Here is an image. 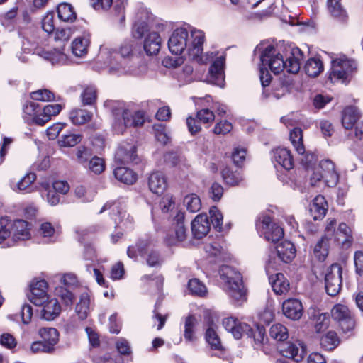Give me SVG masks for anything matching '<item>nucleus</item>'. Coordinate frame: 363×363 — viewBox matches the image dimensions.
I'll use <instances>...</instances> for the list:
<instances>
[{
    "mask_svg": "<svg viewBox=\"0 0 363 363\" xmlns=\"http://www.w3.org/2000/svg\"><path fill=\"white\" fill-rule=\"evenodd\" d=\"M205 40L204 33L201 30L191 28L188 30L185 28H178L171 35L168 47L172 54L181 55L184 52L190 57L196 60L199 63L206 64L213 57L208 53L203 55V45Z\"/></svg>",
    "mask_w": 363,
    "mask_h": 363,
    "instance_id": "nucleus-1",
    "label": "nucleus"
},
{
    "mask_svg": "<svg viewBox=\"0 0 363 363\" xmlns=\"http://www.w3.org/2000/svg\"><path fill=\"white\" fill-rule=\"evenodd\" d=\"M302 60L303 52L293 45L279 48L272 45L267 46L260 57L262 66H267L275 74L281 73L284 69L289 73H298Z\"/></svg>",
    "mask_w": 363,
    "mask_h": 363,
    "instance_id": "nucleus-2",
    "label": "nucleus"
},
{
    "mask_svg": "<svg viewBox=\"0 0 363 363\" xmlns=\"http://www.w3.org/2000/svg\"><path fill=\"white\" fill-rule=\"evenodd\" d=\"M133 46L131 41H124L121 44L118 51H110L107 48L101 50V57L106 59L107 69L110 74L140 75L146 72L145 65L138 67L133 65Z\"/></svg>",
    "mask_w": 363,
    "mask_h": 363,
    "instance_id": "nucleus-3",
    "label": "nucleus"
},
{
    "mask_svg": "<svg viewBox=\"0 0 363 363\" xmlns=\"http://www.w3.org/2000/svg\"><path fill=\"white\" fill-rule=\"evenodd\" d=\"M357 72V62L344 55L331 57V67L328 79L332 83L347 84Z\"/></svg>",
    "mask_w": 363,
    "mask_h": 363,
    "instance_id": "nucleus-4",
    "label": "nucleus"
},
{
    "mask_svg": "<svg viewBox=\"0 0 363 363\" xmlns=\"http://www.w3.org/2000/svg\"><path fill=\"white\" fill-rule=\"evenodd\" d=\"M219 272L227 294L236 301L245 300L246 291L240 273L228 265L222 266Z\"/></svg>",
    "mask_w": 363,
    "mask_h": 363,
    "instance_id": "nucleus-5",
    "label": "nucleus"
},
{
    "mask_svg": "<svg viewBox=\"0 0 363 363\" xmlns=\"http://www.w3.org/2000/svg\"><path fill=\"white\" fill-rule=\"evenodd\" d=\"M322 179L329 187L335 186L339 181V175L330 160H323L320 162L318 167L315 168L311 176L310 184L315 186Z\"/></svg>",
    "mask_w": 363,
    "mask_h": 363,
    "instance_id": "nucleus-6",
    "label": "nucleus"
},
{
    "mask_svg": "<svg viewBox=\"0 0 363 363\" xmlns=\"http://www.w3.org/2000/svg\"><path fill=\"white\" fill-rule=\"evenodd\" d=\"M256 227L260 235L269 242H278L284 236L283 228L273 223L268 216H260L257 221Z\"/></svg>",
    "mask_w": 363,
    "mask_h": 363,
    "instance_id": "nucleus-7",
    "label": "nucleus"
},
{
    "mask_svg": "<svg viewBox=\"0 0 363 363\" xmlns=\"http://www.w3.org/2000/svg\"><path fill=\"white\" fill-rule=\"evenodd\" d=\"M342 269L339 264H333L329 267L325 275V290L328 295H337L341 289Z\"/></svg>",
    "mask_w": 363,
    "mask_h": 363,
    "instance_id": "nucleus-8",
    "label": "nucleus"
},
{
    "mask_svg": "<svg viewBox=\"0 0 363 363\" xmlns=\"http://www.w3.org/2000/svg\"><path fill=\"white\" fill-rule=\"evenodd\" d=\"M172 230L166 238V242L169 245H174L177 242H182L186 237V229L184 225V213L179 211L174 218Z\"/></svg>",
    "mask_w": 363,
    "mask_h": 363,
    "instance_id": "nucleus-9",
    "label": "nucleus"
},
{
    "mask_svg": "<svg viewBox=\"0 0 363 363\" xmlns=\"http://www.w3.org/2000/svg\"><path fill=\"white\" fill-rule=\"evenodd\" d=\"M331 315L339 323L343 332H349L354 328V320L347 306L342 304L335 305L331 311Z\"/></svg>",
    "mask_w": 363,
    "mask_h": 363,
    "instance_id": "nucleus-10",
    "label": "nucleus"
},
{
    "mask_svg": "<svg viewBox=\"0 0 363 363\" xmlns=\"http://www.w3.org/2000/svg\"><path fill=\"white\" fill-rule=\"evenodd\" d=\"M106 210H111V213L114 219L115 222L120 225L121 228L126 229L131 228L134 219L132 216L125 210L120 209L119 206L116 203H106L102 207L99 213L104 212Z\"/></svg>",
    "mask_w": 363,
    "mask_h": 363,
    "instance_id": "nucleus-11",
    "label": "nucleus"
},
{
    "mask_svg": "<svg viewBox=\"0 0 363 363\" xmlns=\"http://www.w3.org/2000/svg\"><path fill=\"white\" fill-rule=\"evenodd\" d=\"M113 115L114 116L113 128L117 134H123L128 127L131 126L129 121L131 112L121 104H118V106L113 107Z\"/></svg>",
    "mask_w": 363,
    "mask_h": 363,
    "instance_id": "nucleus-12",
    "label": "nucleus"
},
{
    "mask_svg": "<svg viewBox=\"0 0 363 363\" xmlns=\"http://www.w3.org/2000/svg\"><path fill=\"white\" fill-rule=\"evenodd\" d=\"M116 162L121 164H130L139 162L136 147L133 143H123L115 153Z\"/></svg>",
    "mask_w": 363,
    "mask_h": 363,
    "instance_id": "nucleus-13",
    "label": "nucleus"
},
{
    "mask_svg": "<svg viewBox=\"0 0 363 363\" xmlns=\"http://www.w3.org/2000/svg\"><path fill=\"white\" fill-rule=\"evenodd\" d=\"M225 57H217L209 67L208 81L218 86H223L225 81Z\"/></svg>",
    "mask_w": 363,
    "mask_h": 363,
    "instance_id": "nucleus-14",
    "label": "nucleus"
},
{
    "mask_svg": "<svg viewBox=\"0 0 363 363\" xmlns=\"http://www.w3.org/2000/svg\"><path fill=\"white\" fill-rule=\"evenodd\" d=\"M47 282L39 280L32 282L30 293L28 294L29 301L35 306H41L49 298L47 292Z\"/></svg>",
    "mask_w": 363,
    "mask_h": 363,
    "instance_id": "nucleus-15",
    "label": "nucleus"
},
{
    "mask_svg": "<svg viewBox=\"0 0 363 363\" xmlns=\"http://www.w3.org/2000/svg\"><path fill=\"white\" fill-rule=\"evenodd\" d=\"M211 229V223L205 213L197 215L191 222V232L194 238L201 239L207 235Z\"/></svg>",
    "mask_w": 363,
    "mask_h": 363,
    "instance_id": "nucleus-16",
    "label": "nucleus"
},
{
    "mask_svg": "<svg viewBox=\"0 0 363 363\" xmlns=\"http://www.w3.org/2000/svg\"><path fill=\"white\" fill-rule=\"evenodd\" d=\"M303 311L301 302L296 298H289L282 303L283 314L289 319L299 320L303 315Z\"/></svg>",
    "mask_w": 363,
    "mask_h": 363,
    "instance_id": "nucleus-17",
    "label": "nucleus"
},
{
    "mask_svg": "<svg viewBox=\"0 0 363 363\" xmlns=\"http://www.w3.org/2000/svg\"><path fill=\"white\" fill-rule=\"evenodd\" d=\"M280 353L285 357L291 359L296 362L301 361L304 357V349L301 343L287 342L279 349Z\"/></svg>",
    "mask_w": 363,
    "mask_h": 363,
    "instance_id": "nucleus-18",
    "label": "nucleus"
},
{
    "mask_svg": "<svg viewBox=\"0 0 363 363\" xmlns=\"http://www.w3.org/2000/svg\"><path fill=\"white\" fill-rule=\"evenodd\" d=\"M351 229L345 223L339 225V227L334 234L332 240L340 245L342 247H349L352 242Z\"/></svg>",
    "mask_w": 363,
    "mask_h": 363,
    "instance_id": "nucleus-19",
    "label": "nucleus"
},
{
    "mask_svg": "<svg viewBox=\"0 0 363 363\" xmlns=\"http://www.w3.org/2000/svg\"><path fill=\"white\" fill-rule=\"evenodd\" d=\"M167 179L161 172H152L148 178V186L150 190L156 194H162L167 188Z\"/></svg>",
    "mask_w": 363,
    "mask_h": 363,
    "instance_id": "nucleus-20",
    "label": "nucleus"
},
{
    "mask_svg": "<svg viewBox=\"0 0 363 363\" xmlns=\"http://www.w3.org/2000/svg\"><path fill=\"white\" fill-rule=\"evenodd\" d=\"M327 202L324 196L318 195L310 204L309 213L314 220L324 218L327 212Z\"/></svg>",
    "mask_w": 363,
    "mask_h": 363,
    "instance_id": "nucleus-21",
    "label": "nucleus"
},
{
    "mask_svg": "<svg viewBox=\"0 0 363 363\" xmlns=\"http://www.w3.org/2000/svg\"><path fill=\"white\" fill-rule=\"evenodd\" d=\"M41 311V318L45 320H52L56 318L61 312V306L56 298H48Z\"/></svg>",
    "mask_w": 363,
    "mask_h": 363,
    "instance_id": "nucleus-22",
    "label": "nucleus"
},
{
    "mask_svg": "<svg viewBox=\"0 0 363 363\" xmlns=\"http://www.w3.org/2000/svg\"><path fill=\"white\" fill-rule=\"evenodd\" d=\"M269 281L274 292L277 295L286 294L289 290V281L282 273L269 275Z\"/></svg>",
    "mask_w": 363,
    "mask_h": 363,
    "instance_id": "nucleus-23",
    "label": "nucleus"
},
{
    "mask_svg": "<svg viewBox=\"0 0 363 363\" xmlns=\"http://www.w3.org/2000/svg\"><path fill=\"white\" fill-rule=\"evenodd\" d=\"M273 160L286 170L294 167L293 158L290 151L286 148H277L273 151Z\"/></svg>",
    "mask_w": 363,
    "mask_h": 363,
    "instance_id": "nucleus-24",
    "label": "nucleus"
},
{
    "mask_svg": "<svg viewBox=\"0 0 363 363\" xmlns=\"http://www.w3.org/2000/svg\"><path fill=\"white\" fill-rule=\"evenodd\" d=\"M161 47V38L157 32H150L145 38L143 48L148 55H157Z\"/></svg>",
    "mask_w": 363,
    "mask_h": 363,
    "instance_id": "nucleus-25",
    "label": "nucleus"
},
{
    "mask_svg": "<svg viewBox=\"0 0 363 363\" xmlns=\"http://www.w3.org/2000/svg\"><path fill=\"white\" fill-rule=\"evenodd\" d=\"M277 255L283 262L288 263L295 257L296 249L292 242L284 240L277 246Z\"/></svg>",
    "mask_w": 363,
    "mask_h": 363,
    "instance_id": "nucleus-26",
    "label": "nucleus"
},
{
    "mask_svg": "<svg viewBox=\"0 0 363 363\" xmlns=\"http://www.w3.org/2000/svg\"><path fill=\"white\" fill-rule=\"evenodd\" d=\"M62 109L60 104H49L45 106L40 115L34 118V123L39 125H43L48 122L51 117L57 115Z\"/></svg>",
    "mask_w": 363,
    "mask_h": 363,
    "instance_id": "nucleus-27",
    "label": "nucleus"
},
{
    "mask_svg": "<svg viewBox=\"0 0 363 363\" xmlns=\"http://www.w3.org/2000/svg\"><path fill=\"white\" fill-rule=\"evenodd\" d=\"M57 16L64 22L73 23L77 19V13L73 6L67 2H62L57 7Z\"/></svg>",
    "mask_w": 363,
    "mask_h": 363,
    "instance_id": "nucleus-28",
    "label": "nucleus"
},
{
    "mask_svg": "<svg viewBox=\"0 0 363 363\" xmlns=\"http://www.w3.org/2000/svg\"><path fill=\"white\" fill-rule=\"evenodd\" d=\"M28 223L23 220H17L11 223L13 230V239L26 240L30 238V234L28 229Z\"/></svg>",
    "mask_w": 363,
    "mask_h": 363,
    "instance_id": "nucleus-29",
    "label": "nucleus"
},
{
    "mask_svg": "<svg viewBox=\"0 0 363 363\" xmlns=\"http://www.w3.org/2000/svg\"><path fill=\"white\" fill-rule=\"evenodd\" d=\"M360 118L359 110L354 106H348L342 113V124L345 129H351Z\"/></svg>",
    "mask_w": 363,
    "mask_h": 363,
    "instance_id": "nucleus-30",
    "label": "nucleus"
},
{
    "mask_svg": "<svg viewBox=\"0 0 363 363\" xmlns=\"http://www.w3.org/2000/svg\"><path fill=\"white\" fill-rule=\"evenodd\" d=\"M113 174L117 180L126 184H133L137 180V175L133 170L125 167H116Z\"/></svg>",
    "mask_w": 363,
    "mask_h": 363,
    "instance_id": "nucleus-31",
    "label": "nucleus"
},
{
    "mask_svg": "<svg viewBox=\"0 0 363 363\" xmlns=\"http://www.w3.org/2000/svg\"><path fill=\"white\" fill-rule=\"evenodd\" d=\"M39 335L43 340L55 350V345L59 341V333L54 328H43L39 330Z\"/></svg>",
    "mask_w": 363,
    "mask_h": 363,
    "instance_id": "nucleus-32",
    "label": "nucleus"
},
{
    "mask_svg": "<svg viewBox=\"0 0 363 363\" xmlns=\"http://www.w3.org/2000/svg\"><path fill=\"white\" fill-rule=\"evenodd\" d=\"M89 43L87 37L81 36L75 38L72 43V53L77 57H83L87 53Z\"/></svg>",
    "mask_w": 363,
    "mask_h": 363,
    "instance_id": "nucleus-33",
    "label": "nucleus"
},
{
    "mask_svg": "<svg viewBox=\"0 0 363 363\" xmlns=\"http://www.w3.org/2000/svg\"><path fill=\"white\" fill-rule=\"evenodd\" d=\"M90 298L88 294L84 293L80 296L79 302L75 308L76 313L80 320L87 318L90 311Z\"/></svg>",
    "mask_w": 363,
    "mask_h": 363,
    "instance_id": "nucleus-34",
    "label": "nucleus"
},
{
    "mask_svg": "<svg viewBox=\"0 0 363 363\" xmlns=\"http://www.w3.org/2000/svg\"><path fill=\"white\" fill-rule=\"evenodd\" d=\"M92 113L84 109H74L70 111L69 118L74 125H82L89 122Z\"/></svg>",
    "mask_w": 363,
    "mask_h": 363,
    "instance_id": "nucleus-35",
    "label": "nucleus"
},
{
    "mask_svg": "<svg viewBox=\"0 0 363 363\" xmlns=\"http://www.w3.org/2000/svg\"><path fill=\"white\" fill-rule=\"evenodd\" d=\"M304 69L307 75L315 77L323 71V65L320 59L313 57L307 60Z\"/></svg>",
    "mask_w": 363,
    "mask_h": 363,
    "instance_id": "nucleus-36",
    "label": "nucleus"
},
{
    "mask_svg": "<svg viewBox=\"0 0 363 363\" xmlns=\"http://www.w3.org/2000/svg\"><path fill=\"white\" fill-rule=\"evenodd\" d=\"M206 340L212 350H222L223 346L214 326L211 325L206 332Z\"/></svg>",
    "mask_w": 363,
    "mask_h": 363,
    "instance_id": "nucleus-37",
    "label": "nucleus"
},
{
    "mask_svg": "<svg viewBox=\"0 0 363 363\" xmlns=\"http://www.w3.org/2000/svg\"><path fill=\"white\" fill-rule=\"evenodd\" d=\"M290 140L296 149V152L303 155L305 152V147L303 144L302 130L299 128H295L290 132Z\"/></svg>",
    "mask_w": 363,
    "mask_h": 363,
    "instance_id": "nucleus-38",
    "label": "nucleus"
},
{
    "mask_svg": "<svg viewBox=\"0 0 363 363\" xmlns=\"http://www.w3.org/2000/svg\"><path fill=\"white\" fill-rule=\"evenodd\" d=\"M222 177L225 184L230 186L238 185L243 179L239 171H232L229 168H225L222 171Z\"/></svg>",
    "mask_w": 363,
    "mask_h": 363,
    "instance_id": "nucleus-39",
    "label": "nucleus"
},
{
    "mask_svg": "<svg viewBox=\"0 0 363 363\" xmlns=\"http://www.w3.org/2000/svg\"><path fill=\"white\" fill-rule=\"evenodd\" d=\"M145 256L146 263L150 267H159L163 262L160 254L153 249H150L148 244L145 250Z\"/></svg>",
    "mask_w": 363,
    "mask_h": 363,
    "instance_id": "nucleus-40",
    "label": "nucleus"
},
{
    "mask_svg": "<svg viewBox=\"0 0 363 363\" xmlns=\"http://www.w3.org/2000/svg\"><path fill=\"white\" fill-rule=\"evenodd\" d=\"M340 343L339 337L334 331H329L322 337L320 340L321 346L326 350H332Z\"/></svg>",
    "mask_w": 363,
    "mask_h": 363,
    "instance_id": "nucleus-41",
    "label": "nucleus"
},
{
    "mask_svg": "<svg viewBox=\"0 0 363 363\" xmlns=\"http://www.w3.org/2000/svg\"><path fill=\"white\" fill-rule=\"evenodd\" d=\"M269 335L277 341H285L289 337L288 329L282 324H274L270 328Z\"/></svg>",
    "mask_w": 363,
    "mask_h": 363,
    "instance_id": "nucleus-42",
    "label": "nucleus"
},
{
    "mask_svg": "<svg viewBox=\"0 0 363 363\" xmlns=\"http://www.w3.org/2000/svg\"><path fill=\"white\" fill-rule=\"evenodd\" d=\"M330 240L325 239V238H321L320 240L315 244L313 253L314 255L320 261H324L328 254V242Z\"/></svg>",
    "mask_w": 363,
    "mask_h": 363,
    "instance_id": "nucleus-43",
    "label": "nucleus"
},
{
    "mask_svg": "<svg viewBox=\"0 0 363 363\" xmlns=\"http://www.w3.org/2000/svg\"><path fill=\"white\" fill-rule=\"evenodd\" d=\"M36 179V176L33 173L27 174L18 182L12 184V189L17 191H29L31 184Z\"/></svg>",
    "mask_w": 363,
    "mask_h": 363,
    "instance_id": "nucleus-44",
    "label": "nucleus"
},
{
    "mask_svg": "<svg viewBox=\"0 0 363 363\" xmlns=\"http://www.w3.org/2000/svg\"><path fill=\"white\" fill-rule=\"evenodd\" d=\"M184 203L187 210L191 213H196L201 208V199L195 194L186 195L184 199Z\"/></svg>",
    "mask_w": 363,
    "mask_h": 363,
    "instance_id": "nucleus-45",
    "label": "nucleus"
},
{
    "mask_svg": "<svg viewBox=\"0 0 363 363\" xmlns=\"http://www.w3.org/2000/svg\"><path fill=\"white\" fill-rule=\"evenodd\" d=\"M328 6L333 16L341 19L346 18V11L342 6L340 0H328Z\"/></svg>",
    "mask_w": 363,
    "mask_h": 363,
    "instance_id": "nucleus-46",
    "label": "nucleus"
},
{
    "mask_svg": "<svg viewBox=\"0 0 363 363\" xmlns=\"http://www.w3.org/2000/svg\"><path fill=\"white\" fill-rule=\"evenodd\" d=\"M190 292L195 296H204L207 293L206 286L198 279H190L188 283Z\"/></svg>",
    "mask_w": 363,
    "mask_h": 363,
    "instance_id": "nucleus-47",
    "label": "nucleus"
},
{
    "mask_svg": "<svg viewBox=\"0 0 363 363\" xmlns=\"http://www.w3.org/2000/svg\"><path fill=\"white\" fill-rule=\"evenodd\" d=\"M196 318L193 315L188 316L184 323V338L186 341L192 342L195 340L194 329L196 324Z\"/></svg>",
    "mask_w": 363,
    "mask_h": 363,
    "instance_id": "nucleus-48",
    "label": "nucleus"
},
{
    "mask_svg": "<svg viewBox=\"0 0 363 363\" xmlns=\"http://www.w3.org/2000/svg\"><path fill=\"white\" fill-rule=\"evenodd\" d=\"M231 333L235 339L239 340L244 335L250 337V335L252 333V330L247 323H241L238 320Z\"/></svg>",
    "mask_w": 363,
    "mask_h": 363,
    "instance_id": "nucleus-49",
    "label": "nucleus"
},
{
    "mask_svg": "<svg viewBox=\"0 0 363 363\" xmlns=\"http://www.w3.org/2000/svg\"><path fill=\"white\" fill-rule=\"evenodd\" d=\"M211 223L218 231L222 230L223 216L220 211L215 206L209 210Z\"/></svg>",
    "mask_w": 363,
    "mask_h": 363,
    "instance_id": "nucleus-50",
    "label": "nucleus"
},
{
    "mask_svg": "<svg viewBox=\"0 0 363 363\" xmlns=\"http://www.w3.org/2000/svg\"><path fill=\"white\" fill-rule=\"evenodd\" d=\"M146 242L143 241L138 242L135 245L128 247L127 255L130 258H136L138 255L145 257V250L147 248Z\"/></svg>",
    "mask_w": 363,
    "mask_h": 363,
    "instance_id": "nucleus-51",
    "label": "nucleus"
},
{
    "mask_svg": "<svg viewBox=\"0 0 363 363\" xmlns=\"http://www.w3.org/2000/svg\"><path fill=\"white\" fill-rule=\"evenodd\" d=\"M54 18V12L48 11L42 19V28L48 34L53 33L55 30Z\"/></svg>",
    "mask_w": 363,
    "mask_h": 363,
    "instance_id": "nucleus-52",
    "label": "nucleus"
},
{
    "mask_svg": "<svg viewBox=\"0 0 363 363\" xmlns=\"http://www.w3.org/2000/svg\"><path fill=\"white\" fill-rule=\"evenodd\" d=\"M82 140L79 134H67L61 137L59 143L62 147H74L78 144Z\"/></svg>",
    "mask_w": 363,
    "mask_h": 363,
    "instance_id": "nucleus-53",
    "label": "nucleus"
},
{
    "mask_svg": "<svg viewBox=\"0 0 363 363\" xmlns=\"http://www.w3.org/2000/svg\"><path fill=\"white\" fill-rule=\"evenodd\" d=\"M82 101L84 105H91L96 99V91L94 86H88L81 94Z\"/></svg>",
    "mask_w": 363,
    "mask_h": 363,
    "instance_id": "nucleus-54",
    "label": "nucleus"
},
{
    "mask_svg": "<svg viewBox=\"0 0 363 363\" xmlns=\"http://www.w3.org/2000/svg\"><path fill=\"white\" fill-rule=\"evenodd\" d=\"M38 233L43 238H55L57 231L51 223L43 222L40 225Z\"/></svg>",
    "mask_w": 363,
    "mask_h": 363,
    "instance_id": "nucleus-55",
    "label": "nucleus"
},
{
    "mask_svg": "<svg viewBox=\"0 0 363 363\" xmlns=\"http://www.w3.org/2000/svg\"><path fill=\"white\" fill-rule=\"evenodd\" d=\"M89 169L96 174H101L105 169L104 160L99 157H92L89 162Z\"/></svg>",
    "mask_w": 363,
    "mask_h": 363,
    "instance_id": "nucleus-56",
    "label": "nucleus"
},
{
    "mask_svg": "<svg viewBox=\"0 0 363 363\" xmlns=\"http://www.w3.org/2000/svg\"><path fill=\"white\" fill-rule=\"evenodd\" d=\"M31 98L35 101H48L55 99L54 94L48 89H39L31 93Z\"/></svg>",
    "mask_w": 363,
    "mask_h": 363,
    "instance_id": "nucleus-57",
    "label": "nucleus"
},
{
    "mask_svg": "<svg viewBox=\"0 0 363 363\" xmlns=\"http://www.w3.org/2000/svg\"><path fill=\"white\" fill-rule=\"evenodd\" d=\"M75 196L82 202H90L94 199V194L86 191L82 185H79L74 189Z\"/></svg>",
    "mask_w": 363,
    "mask_h": 363,
    "instance_id": "nucleus-58",
    "label": "nucleus"
},
{
    "mask_svg": "<svg viewBox=\"0 0 363 363\" xmlns=\"http://www.w3.org/2000/svg\"><path fill=\"white\" fill-rule=\"evenodd\" d=\"M196 117L202 123H210L215 119L213 112L208 108H203L199 111Z\"/></svg>",
    "mask_w": 363,
    "mask_h": 363,
    "instance_id": "nucleus-59",
    "label": "nucleus"
},
{
    "mask_svg": "<svg viewBox=\"0 0 363 363\" xmlns=\"http://www.w3.org/2000/svg\"><path fill=\"white\" fill-rule=\"evenodd\" d=\"M337 221L335 218H329L326 220V225L325 228V234L323 238H325L327 240H332L334 234L337 231L336 230Z\"/></svg>",
    "mask_w": 363,
    "mask_h": 363,
    "instance_id": "nucleus-60",
    "label": "nucleus"
},
{
    "mask_svg": "<svg viewBox=\"0 0 363 363\" xmlns=\"http://www.w3.org/2000/svg\"><path fill=\"white\" fill-rule=\"evenodd\" d=\"M233 125L228 121L218 122L213 128V133L216 135H225L231 131Z\"/></svg>",
    "mask_w": 363,
    "mask_h": 363,
    "instance_id": "nucleus-61",
    "label": "nucleus"
},
{
    "mask_svg": "<svg viewBox=\"0 0 363 363\" xmlns=\"http://www.w3.org/2000/svg\"><path fill=\"white\" fill-rule=\"evenodd\" d=\"M329 325V315L326 313L319 314L315 320V328L317 333L325 330Z\"/></svg>",
    "mask_w": 363,
    "mask_h": 363,
    "instance_id": "nucleus-62",
    "label": "nucleus"
},
{
    "mask_svg": "<svg viewBox=\"0 0 363 363\" xmlns=\"http://www.w3.org/2000/svg\"><path fill=\"white\" fill-rule=\"evenodd\" d=\"M0 344L3 347L11 350L16 346L17 342L11 334L6 333L0 335Z\"/></svg>",
    "mask_w": 363,
    "mask_h": 363,
    "instance_id": "nucleus-63",
    "label": "nucleus"
},
{
    "mask_svg": "<svg viewBox=\"0 0 363 363\" xmlns=\"http://www.w3.org/2000/svg\"><path fill=\"white\" fill-rule=\"evenodd\" d=\"M30 350L33 353L36 352H46L51 353L54 350L51 348L50 346H48L46 342L43 340L42 341H36L32 343L30 346Z\"/></svg>",
    "mask_w": 363,
    "mask_h": 363,
    "instance_id": "nucleus-64",
    "label": "nucleus"
}]
</instances>
